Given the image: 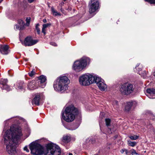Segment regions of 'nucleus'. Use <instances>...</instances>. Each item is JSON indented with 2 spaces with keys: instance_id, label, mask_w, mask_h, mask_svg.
Here are the masks:
<instances>
[{
  "instance_id": "22",
  "label": "nucleus",
  "mask_w": 155,
  "mask_h": 155,
  "mask_svg": "<svg viewBox=\"0 0 155 155\" xmlns=\"http://www.w3.org/2000/svg\"><path fill=\"white\" fill-rule=\"evenodd\" d=\"M18 88L21 90L24 89V82L23 81H20L18 82L17 84Z\"/></svg>"
},
{
  "instance_id": "35",
  "label": "nucleus",
  "mask_w": 155,
  "mask_h": 155,
  "mask_svg": "<svg viewBox=\"0 0 155 155\" xmlns=\"http://www.w3.org/2000/svg\"><path fill=\"white\" fill-rule=\"evenodd\" d=\"M53 13L55 16H56L57 15L61 16V14L59 13H58L56 11H54V13Z\"/></svg>"
},
{
  "instance_id": "41",
  "label": "nucleus",
  "mask_w": 155,
  "mask_h": 155,
  "mask_svg": "<svg viewBox=\"0 0 155 155\" xmlns=\"http://www.w3.org/2000/svg\"><path fill=\"white\" fill-rule=\"evenodd\" d=\"M78 127V126H77L75 127L74 128H72V127H71V128L70 129V130H75Z\"/></svg>"
},
{
  "instance_id": "6",
  "label": "nucleus",
  "mask_w": 155,
  "mask_h": 155,
  "mask_svg": "<svg viewBox=\"0 0 155 155\" xmlns=\"http://www.w3.org/2000/svg\"><path fill=\"white\" fill-rule=\"evenodd\" d=\"M95 76L91 74H84L79 78V82L83 86H87L94 83Z\"/></svg>"
},
{
  "instance_id": "5",
  "label": "nucleus",
  "mask_w": 155,
  "mask_h": 155,
  "mask_svg": "<svg viewBox=\"0 0 155 155\" xmlns=\"http://www.w3.org/2000/svg\"><path fill=\"white\" fill-rule=\"evenodd\" d=\"M89 62V59L88 58L83 57L74 62L73 68L77 72L80 71L86 67L87 63Z\"/></svg>"
},
{
  "instance_id": "23",
  "label": "nucleus",
  "mask_w": 155,
  "mask_h": 155,
  "mask_svg": "<svg viewBox=\"0 0 155 155\" xmlns=\"http://www.w3.org/2000/svg\"><path fill=\"white\" fill-rule=\"evenodd\" d=\"M106 124L107 126L108 127L110 126L111 122V120L110 119L106 118L105 119Z\"/></svg>"
},
{
  "instance_id": "40",
  "label": "nucleus",
  "mask_w": 155,
  "mask_h": 155,
  "mask_svg": "<svg viewBox=\"0 0 155 155\" xmlns=\"http://www.w3.org/2000/svg\"><path fill=\"white\" fill-rule=\"evenodd\" d=\"M51 45H53L54 46H57V44L54 42H51Z\"/></svg>"
},
{
  "instance_id": "1",
  "label": "nucleus",
  "mask_w": 155,
  "mask_h": 155,
  "mask_svg": "<svg viewBox=\"0 0 155 155\" xmlns=\"http://www.w3.org/2000/svg\"><path fill=\"white\" fill-rule=\"evenodd\" d=\"M22 134L20 127L13 124L10 130H7L4 135V143L5 145H16L21 142V139Z\"/></svg>"
},
{
  "instance_id": "18",
  "label": "nucleus",
  "mask_w": 155,
  "mask_h": 155,
  "mask_svg": "<svg viewBox=\"0 0 155 155\" xmlns=\"http://www.w3.org/2000/svg\"><path fill=\"white\" fill-rule=\"evenodd\" d=\"M40 99V96L39 95H36L33 100L32 103L36 105H39V101Z\"/></svg>"
},
{
  "instance_id": "12",
  "label": "nucleus",
  "mask_w": 155,
  "mask_h": 155,
  "mask_svg": "<svg viewBox=\"0 0 155 155\" xmlns=\"http://www.w3.org/2000/svg\"><path fill=\"white\" fill-rule=\"evenodd\" d=\"M8 80L7 79L2 78L0 80V84L2 85V87L3 89L6 90L7 91H10L12 89L10 88L9 86L8 85Z\"/></svg>"
},
{
  "instance_id": "44",
  "label": "nucleus",
  "mask_w": 155,
  "mask_h": 155,
  "mask_svg": "<svg viewBox=\"0 0 155 155\" xmlns=\"http://www.w3.org/2000/svg\"><path fill=\"white\" fill-rule=\"evenodd\" d=\"M51 10H52V11L53 13H54V11H55V10H54V9L53 8H51Z\"/></svg>"
},
{
  "instance_id": "8",
  "label": "nucleus",
  "mask_w": 155,
  "mask_h": 155,
  "mask_svg": "<svg viewBox=\"0 0 155 155\" xmlns=\"http://www.w3.org/2000/svg\"><path fill=\"white\" fill-rule=\"evenodd\" d=\"M94 83L97 84L99 89L101 91H105L107 88V85L104 83V80L100 78L95 76Z\"/></svg>"
},
{
  "instance_id": "38",
  "label": "nucleus",
  "mask_w": 155,
  "mask_h": 155,
  "mask_svg": "<svg viewBox=\"0 0 155 155\" xmlns=\"http://www.w3.org/2000/svg\"><path fill=\"white\" fill-rule=\"evenodd\" d=\"M45 28H44L43 27L42 28V33H43L45 35V34H46V32H45Z\"/></svg>"
},
{
  "instance_id": "11",
  "label": "nucleus",
  "mask_w": 155,
  "mask_h": 155,
  "mask_svg": "<svg viewBox=\"0 0 155 155\" xmlns=\"http://www.w3.org/2000/svg\"><path fill=\"white\" fill-rule=\"evenodd\" d=\"M41 142L48 143L45 145H57L53 143L50 141H48L47 140L44 139L36 140L35 141L31 142L29 145H41L39 143Z\"/></svg>"
},
{
  "instance_id": "52",
  "label": "nucleus",
  "mask_w": 155,
  "mask_h": 155,
  "mask_svg": "<svg viewBox=\"0 0 155 155\" xmlns=\"http://www.w3.org/2000/svg\"><path fill=\"white\" fill-rule=\"evenodd\" d=\"M115 102H116V103H117V101H115Z\"/></svg>"
},
{
  "instance_id": "45",
  "label": "nucleus",
  "mask_w": 155,
  "mask_h": 155,
  "mask_svg": "<svg viewBox=\"0 0 155 155\" xmlns=\"http://www.w3.org/2000/svg\"><path fill=\"white\" fill-rule=\"evenodd\" d=\"M124 150H125V153H126V154H127V153H128V151H127V150H126V149H124Z\"/></svg>"
},
{
  "instance_id": "29",
  "label": "nucleus",
  "mask_w": 155,
  "mask_h": 155,
  "mask_svg": "<svg viewBox=\"0 0 155 155\" xmlns=\"http://www.w3.org/2000/svg\"><path fill=\"white\" fill-rule=\"evenodd\" d=\"M23 27H24V26H22L21 25H20L18 24L16 26V28L17 29H18L21 30Z\"/></svg>"
},
{
  "instance_id": "28",
  "label": "nucleus",
  "mask_w": 155,
  "mask_h": 155,
  "mask_svg": "<svg viewBox=\"0 0 155 155\" xmlns=\"http://www.w3.org/2000/svg\"><path fill=\"white\" fill-rule=\"evenodd\" d=\"M18 24L20 25H22V26H24L25 25V22L21 20H19L18 21Z\"/></svg>"
},
{
  "instance_id": "51",
  "label": "nucleus",
  "mask_w": 155,
  "mask_h": 155,
  "mask_svg": "<svg viewBox=\"0 0 155 155\" xmlns=\"http://www.w3.org/2000/svg\"><path fill=\"white\" fill-rule=\"evenodd\" d=\"M94 155H98V154H96Z\"/></svg>"
},
{
  "instance_id": "50",
  "label": "nucleus",
  "mask_w": 155,
  "mask_h": 155,
  "mask_svg": "<svg viewBox=\"0 0 155 155\" xmlns=\"http://www.w3.org/2000/svg\"><path fill=\"white\" fill-rule=\"evenodd\" d=\"M89 140V141H90V142H92V143L93 142H94V141H90V140Z\"/></svg>"
},
{
  "instance_id": "9",
  "label": "nucleus",
  "mask_w": 155,
  "mask_h": 155,
  "mask_svg": "<svg viewBox=\"0 0 155 155\" xmlns=\"http://www.w3.org/2000/svg\"><path fill=\"white\" fill-rule=\"evenodd\" d=\"M99 0H92L89 2L88 7L89 12L90 14L95 12L99 7Z\"/></svg>"
},
{
  "instance_id": "43",
  "label": "nucleus",
  "mask_w": 155,
  "mask_h": 155,
  "mask_svg": "<svg viewBox=\"0 0 155 155\" xmlns=\"http://www.w3.org/2000/svg\"><path fill=\"white\" fill-rule=\"evenodd\" d=\"M43 21L44 22V23H46V22H47V20H46V19H44L43 20Z\"/></svg>"
},
{
  "instance_id": "36",
  "label": "nucleus",
  "mask_w": 155,
  "mask_h": 155,
  "mask_svg": "<svg viewBox=\"0 0 155 155\" xmlns=\"http://www.w3.org/2000/svg\"><path fill=\"white\" fill-rule=\"evenodd\" d=\"M72 8V6L71 5H69L67 9L68 11H71V10Z\"/></svg>"
},
{
  "instance_id": "30",
  "label": "nucleus",
  "mask_w": 155,
  "mask_h": 155,
  "mask_svg": "<svg viewBox=\"0 0 155 155\" xmlns=\"http://www.w3.org/2000/svg\"><path fill=\"white\" fill-rule=\"evenodd\" d=\"M20 120V118L18 117H16L14 119L15 122L16 123H19V120Z\"/></svg>"
},
{
  "instance_id": "39",
  "label": "nucleus",
  "mask_w": 155,
  "mask_h": 155,
  "mask_svg": "<svg viewBox=\"0 0 155 155\" xmlns=\"http://www.w3.org/2000/svg\"><path fill=\"white\" fill-rule=\"evenodd\" d=\"M107 131L109 134H111L112 133V131L111 130V129L109 128H108Z\"/></svg>"
},
{
  "instance_id": "24",
  "label": "nucleus",
  "mask_w": 155,
  "mask_h": 155,
  "mask_svg": "<svg viewBox=\"0 0 155 155\" xmlns=\"http://www.w3.org/2000/svg\"><path fill=\"white\" fill-rule=\"evenodd\" d=\"M129 137L131 140H135L138 138L139 136L137 135H133L130 136H129Z\"/></svg>"
},
{
  "instance_id": "2",
  "label": "nucleus",
  "mask_w": 155,
  "mask_h": 155,
  "mask_svg": "<svg viewBox=\"0 0 155 155\" xmlns=\"http://www.w3.org/2000/svg\"><path fill=\"white\" fill-rule=\"evenodd\" d=\"M31 153L35 155H61L59 146H29Z\"/></svg>"
},
{
  "instance_id": "10",
  "label": "nucleus",
  "mask_w": 155,
  "mask_h": 155,
  "mask_svg": "<svg viewBox=\"0 0 155 155\" xmlns=\"http://www.w3.org/2000/svg\"><path fill=\"white\" fill-rule=\"evenodd\" d=\"M38 41L37 40H33L31 37H27L24 40L23 43L25 46H30L33 45Z\"/></svg>"
},
{
  "instance_id": "20",
  "label": "nucleus",
  "mask_w": 155,
  "mask_h": 155,
  "mask_svg": "<svg viewBox=\"0 0 155 155\" xmlns=\"http://www.w3.org/2000/svg\"><path fill=\"white\" fill-rule=\"evenodd\" d=\"M70 140L71 137L70 136L64 135L63 137L62 141L65 143H67L69 142Z\"/></svg>"
},
{
  "instance_id": "19",
  "label": "nucleus",
  "mask_w": 155,
  "mask_h": 155,
  "mask_svg": "<svg viewBox=\"0 0 155 155\" xmlns=\"http://www.w3.org/2000/svg\"><path fill=\"white\" fill-rule=\"evenodd\" d=\"M133 104V102H131L127 103L126 105L125 110L126 111H129Z\"/></svg>"
},
{
  "instance_id": "33",
  "label": "nucleus",
  "mask_w": 155,
  "mask_h": 155,
  "mask_svg": "<svg viewBox=\"0 0 155 155\" xmlns=\"http://www.w3.org/2000/svg\"><path fill=\"white\" fill-rule=\"evenodd\" d=\"M130 151L131 152V153L133 155L138 154V153L136 152L135 150L134 149L131 150Z\"/></svg>"
},
{
  "instance_id": "3",
  "label": "nucleus",
  "mask_w": 155,
  "mask_h": 155,
  "mask_svg": "<svg viewBox=\"0 0 155 155\" xmlns=\"http://www.w3.org/2000/svg\"><path fill=\"white\" fill-rule=\"evenodd\" d=\"M66 107L64 111L65 116L63 112L62 114V117L67 122L72 121L75 119V116L79 113V110L72 104H67Z\"/></svg>"
},
{
  "instance_id": "21",
  "label": "nucleus",
  "mask_w": 155,
  "mask_h": 155,
  "mask_svg": "<svg viewBox=\"0 0 155 155\" xmlns=\"http://www.w3.org/2000/svg\"><path fill=\"white\" fill-rule=\"evenodd\" d=\"M141 68L139 69V70L137 71V73L144 78L146 75V72L145 71H141Z\"/></svg>"
},
{
  "instance_id": "42",
  "label": "nucleus",
  "mask_w": 155,
  "mask_h": 155,
  "mask_svg": "<svg viewBox=\"0 0 155 155\" xmlns=\"http://www.w3.org/2000/svg\"><path fill=\"white\" fill-rule=\"evenodd\" d=\"M125 151V150H124V149H122L120 151V152L121 153H123Z\"/></svg>"
},
{
  "instance_id": "14",
  "label": "nucleus",
  "mask_w": 155,
  "mask_h": 155,
  "mask_svg": "<svg viewBox=\"0 0 155 155\" xmlns=\"http://www.w3.org/2000/svg\"><path fill=\"white\" fill-rule=\"evenodd\" d=\"M16 146H6V150L8 153L11 155H14L16 153Z\"/></svg>"
},
{
  "instance_id": "16",
  "label": "nucleus",
  "mask_w": 155,
  "mask_h": 155,
  "mask_svg": "<svg viewBox=\"0 0 155 155\" xmlns=\"http://www.w3.org/2000/svg\"><path fill=\"white\" fill-rule=\"evenodd\" d=\"M28 88L30 90H33L37 88L35 81L29 82L28 85Z\"/></svg>"
},
{
  "instance_id": "31",
  "label": "nucleus",
  "mask_w": 155,
  "mask_h": 155,
  "mask_svg": "<svg viewBox=\"0 0 155 155\" xmlns=\"http://www.w3.org/2000/svg\"><path fill=\"white\" fill-rule=\"evenodd\" d=\"M26 25H28L30 21V17L27 18H26Z\"/></svg>"
},
{
  "instance_id": "13",
  "label": "nucleus",
  "mask_w": 155,
  "mask_h": 155,
  "mask_svg": "<svg viewBox=\"0 0 155 155\" xmlns=\"http://www.w3.org/2000/svg\"><path fill=\"white\" fill-rule=\"evenodd\" d=\"M147 95L150 98H155V89L148 88L146 90Z\"/></svg>"
},
{
  "instance_id": "7",
  "label": "nucleus",
  "mask_w": 155,
  "mask_h": 155,
  "mask_svg": "<svg viewBox=\"0 0 155 155\" xmlns=\"http://www.w3.org/2000/svg\"><path fill=\"white\" fill-rule=\"evenodd\" d=\"M134 88L132 84H124L121 86L120 91L123 94L127 95L133 92Z\"/></svg>"
},
{
  "instance_id": "34",
  "label": "nucleus",
  "mask_w": 155,
  "mask_h": 155,
  "mask_svg": "<svg viewBox=\"0 0 155 155\" xmlns=\"http://www.w3.org/2000/svg\"><path fill=\"white\" fill-rule=\"evenodd\" d=\"M51 25L49 23H47V24H43V27L44 28H47L48 27Z\"/></svg>"
},
{
  "instance_id": "32",
  "label": "nucleus",
  "mask_w": 155,
  "mask_h": 155,
  "mask_svg": "<svg viewBox=\"0 0 155 155\" xmlns=\"http://www.w3.org/2000/svg\"><path fill=\"white\" fill-rule=\"evenodd\" d=\"M128 143L130 144L129 145H135L136 143L135 142H132L130 141H128Z\"/></svg>"
},
{
  "instance_id": "37",
  "label": "nucleus",
  "mask_w": 155,
  "mask_h": 155,
  "mask_svg": "<svg viewBox=\"0 0 155 155\" xmlns=\"http://www.w3.org/2000/svg\"><path fill=\"white\" fill-rule=\"evenodd\" d=\"M24 150L26 151V152H29V150L28 148V147L27 146H25L24 148Z\"/></svg>"
},
{
  "instance_id": "25",
  "label": "nucleus",
  "mask_w": 155,
  "mask_h": 155,
  "mask_svg": "<svg viewBox=\"0 0 155 155\" xmlns=\"http://www.w3.org/2000/svg\"><path fill=\"white\" fill-rule=\"evenodd\" d=\"M39 25L38 24H37L35 26V29L36 30L38 34H39L40 33V30L39 28Z\"/></svg>"
},
{
  "instance_id": "46",
  "label": "nucleus",
  "mask_w": 155,
  "mask_h": 155,
  "mask_svg": "<svg viewBox=\"0 0 155 155\" xmlns=\"http://www.w3.org/2000/svg\"><path fill=\"white\" fill-rule=\"evenodd\" d=\"M152 74L153 76H155V72H153L152 73Z\"/></svg>"
},
{
  "instance_id": "27",
  "label": "nucleus",
  "mask_w": 155,
  "mask_h": 155,
  "mask_svg": "<svg viewBox=\"0 0 155 155\" xmlns=\"http://www.w3.org/2000/svg\"><path fill=\"white\" fill-rule=\"evenodd\" d=\"M145 1L147 2L150 4H155V0H144Z\"/></svg>"
},
{
  "instance_id": "47",
  "label": "nucleus",
  "mask_w": 155,
  "mask_h": 155,
  "mask_svg": "<svg viewBox=\"0 0 155 155\" xmlns=\"http://www.w3.org/2000/svg\"><path fill=\"white\" fill-rule=\"evenodd\" d=\"M139 65H138V66L137 65L135 67V68L137 69H137L138 68H138V66Z\"/></svg>"
},
{
  "instance_id": "26",
  "label": "nucleus",
  "mask_w": 155,
  "mask_h": 155,
  "mask_svg": "<svg viewBox=\"0 0 155 155\" xmlns=\"http://www.w3.org/2000/svg\"><path fill=\"white\" fill-rule=\"evenodd\" d=\"M35 69H33L30 72L28 73V74L29 76L30 77H32L35 74Z\"/></svg>"
},
{
  "instance_id": "4",
  "label": "nucleus",
  "mask_w": 155,
  "mask_h": 155,
  "mask_svg": "<svg viewBox=\"0 0 155 155\" xmlns=\"http://www.w3.org/2000/svg\"><path fill=\"white\" fill-rule=\"evenodd\" d=\"M69 82L68 78L66 76L61 77L54 81V87L56 91H61L68 89V84Z\"/></svg>"
},
{
  "instance_id": "49",
  "label": "nucleus",
  "mask_w": 155,
  "mask_h": 155,
  "mask_svg": "<svg viewBox=\"0 0 155 155\" xmlns=\"http://www.w3.org/2000/svg\"><path fill=\"white\" fill-rule=\"evenodd\" d=\"M3 0H0V3H1Z\"/></svg>"
},
{
  "instance_id": "53",
  "label": "nucleus",
  "mask_w": 155,
  "mask_h": 155,
  "mask_svg": "<svg viewBox=\"0 0 155 155\" xmlns=\"http://www.w3.org/2000/svg\"><path fill=\"white\" fill-rule=\"evenodd\" d=\"M10 71H9L8 72V73H9V72Z\"/></svg>"
},
{
  "instance_id": "17",
  "label": "nucleus",
  "mask_w": 155,
  "mask_h": 155,
  "mask_svg": "<svg viewBox=\"0 0 155 155\" xmlns=\"http://www.w3.org/2000/svg\"><path fill=\"white\" fill-rule=\"evenodd\" d=\"M38 79L40 81V84H43L41 86L42 88H44L45 86V84H44L46 79L45 76L44 75H41L38 77Z\"/></svg>"
},
{
  "instance_id": "48",
  "label": "nucleus",
  "mask_w": 155,
  "mask_h": 155,
  "mask_svg": "<svg viewBox=\"0 0 155 155\" xmlns=\"http://www.w3.org/2000/svg\"><path fill=\"white\" fill-rule=\"evenodd\" d=\"M68 155H73L71 153H69Z\"/></svg>"
},
{
  "instance_id": "15",
  "label": "nucleus",
  "mask_w": 155,
  "mask_h": 155,
  "mask_svg": "<svg viewBox=\"0 0 155 155\" xmlns=\"http://www.w3.org/2000/svg\"><path fill=\"white\" fill-rule=\"evenodd\" d=\"M9 47L7 45H0V51L3 54H7L9 52Z\"/></svg>"
}]
</instances>
